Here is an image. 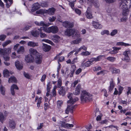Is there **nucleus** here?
Here are the masks:
<instances>
[{
	"instance_id": "obj_1",
	"label": "nucleus",
	"mask_w": 131,
	"mask_h": 131,
	"mask_svg": "<svg viewBox=\"0 0 131 131\" xmlns=\"http://www.w3.org/2000/svg\"><path fill=\"white\" fill-rule=\"evenodd\" d=\"M35 23L38 26H43L42 28L43 30L48 33L51 32L53 34H54L57 33L59 31L58 27L56 26H52L48 28H45L44 26L47 27L49 25L45 23L43 21H41L40 22L36 21L35 22Z\"/></svg>"
},
{
	"instance_id": "obj_2",
	"label": "nucleus",
	"mask_w": 131,
	"mask_h": 131,
	"mask_svg": "<svg viewBox=\"0 0 131 131\" xmlns=\"http://www.w3.org/2000/svg\"><path fill=\"white\" fill-rule=\"evenodd\" d=\"M120 8L122 9L123 15H126L129 13V9L131 6V0H125L122 1L119 3Z\"/></svg>"
},
{
	"instance_id": "obj_3",
	"label": "nucleus",
	"mask_w": 131,
	"mask_h": 131,
	"mask_svg": "<svg viewBox=\"0 0 131 131\" xmlns=\"http://www.w3.org/2000/svg\"><path fill=\"white\" fill-rule=\"evenodd\" d=\"M92 95L85 90L83 91L81 93L80 100L82 103H85L92 99Z\"/></svg>"
},
{
	"instance_id": "obj_4",
	"label": "nucleus",
	"mask_w": 131,
	"mask_h": 131,
	"mask_svg": "<svg viewBox=\"0 0 131 131\" xmlns=\"http://www.w3.org/2000/svg\"><path fill=\"white\" fill-rule=\"evenodd\" d=\"M64 34L65 35L70 37L73 35L75 36L77 38H79L80 36V34L79 31L74 29H67L65 31Z\"/></svg>"
},
{
	"instance_id": "obj_5",
	"label": "nucleus",
	"mask_w": 131,
	"mask_h": 131,
	"mask_svg": "<svg viewBox=\"0 0 131 131\" xmlns=\"http://www.w3.org/2000/svg\"><path fill=\"white\" fill-rule=\"evenodd\" d=\"M73 94L71 93H69L68 94L67 96L69 99V100L67 101L68 103H70L72 104H74L77 101H78L79 99L78 97H76L73 99L72 97Z\"/></svg>"
},
{
	"instance_id": "obj_6",
	"label": "nucleus",
	"mask_w": 131,
	"mask_h": 131,
	"mask_svg": "<svg viewBox=\"0 0 131 131\" xmlns=\"http://www.w3.org/2000/svg\"><path fill=\"white\" fill-rule=\"evenodd\" d=\"M76 106L77 105H68L65 111L66 113L68 114L69 112L72 113H73V109L75 108Z\"/></svg>"
},
{
	"instance_id": "obj_7",
	"label": "nucleus",
	"mask_w": 131,
	"mask_h": 131,
	"mask_svg": "<svg viewBox=\"0 0 131 131\" xmlns=\"http://www.w3.org/2000/svg\"><path fill=\"white\" fill-rule=\"evenodd\" d=\"M29 51L30 54V55L31 56L34 57H35L40 54L36 49H34L33 48H30L29 50Z\"/></svg>"
},
{
	"instance_id": "obj_8",
	"label": "nucleus",
	"mask_w": 131,
	"mask_h": 131,
	"mask_svg": "<svg viewBox=\"0 0 131 131\" xmlns=\"http://www.w3.org/2000/svg\"><path fill=\"white\" fill-rule=\"evenodd\" d=\"M11 52V49L8 48L6 49H0V55H4L8 54Z\"/></svg>"
},
{
	"instance_id": "obj_9",
	"label": "nucleus",
	"mask_w": 131,
	"mask_h": 131,
	"mask_svg": "<svg viewBox=\"0 0 131 131\" xmlns=\"http://www.w3.org/2000/svg\"><path fill=\"white\" fill-rule=\"evenodd\" d=\"M63 25L66 28H72L73 26V23L66 21L63 23Z\"/></svg>"
},
{
	"instance_id": "obj_10",
	"label": "nucleus",
	"mask_w": 131,
	"mask_h": 131,
	"mask_svg": "<svg viewBox=\"0 0 131 131\" xmlns=\"http://www.w3.org/2000/svg\"><path fill=\"white\" fill-rule=\"evenodd\" d=\"M40 4L38 3L37 2L33 4V6L32 7L31 11L32 12H34L36 10L40 9Z\"/></svg>"
},
{
	"instance_id": "obj_11",
	"label": "nucleus",
	"mask_w": 131,
	"mask_h": 131,
	"mask_svg": "<svg viewBox=\"0 0 131 131\" xmlns=\"http://www.w3.org/2000/svg\"><path fill=\"white\" fill-rule=\"evenodd\" d=\"M34 57L30 55H28L25 56V61L27 63L33 62Z\"/></svg>"
},
{
	"instance_id": "obj_12",
	"label": "nucleus",
	"mask_w": 131,
	"mask_h": 131,
	"mask_svg": "<svg viewBox=\"0 0 131 131\" xmlns=\"http://www.w3.org/2000/svg\"><path fill=\"white\" fill-rule=\"evenodd\" d=\"M56 9L53 8H50L48 10H46V14L50 15H53L54 14Z\"/></svg>"
},
{
	"instance_id": "obj_13",
	"label": "nucleus",
	"mask_w": 131,
	"mask_h": 131,
	"mask_svg": "<svg viewBox=\"0 0 131 131\" xmlns=\"http://www.w3.org/2000/svg\"><path fill=\"white\" fill-rule=\"evenodd\" d=\"M81 88V85L79 84L76 87L75 91L73 92V94L76 95H79L80 93V89Z\"/></svg>"
},
{
	"instance_id": "obj_14",
	"label": "nucleus",
	"mask_w": 131,
	"mask_h": 131,
	"mask_svg": "<svg viewBox=\"0 0 131 131\" xmlns=\"http://www.w3.org/2000/svg\"><path fill=\"white\" fill-rule=\"evenodd\" d=\"M18 88L16 85L15 84H13L11 86L10 88V92L14 96L15 95L14 89L18 90Z\"/></svg>"
},
{
	"instance_id": "obj_15",
	"label": "nucleus",
	"mask_w": 131,
	"mask_h": 131,
	"mask_svg": "<svg viewBox=\"0 0 131 131\" xmlns=\"http://www.w3.org/2000/svg\"><path fill=\"white\" fill-rule=\"evenodd\" d=\"M42 57L40 54L35 57V61L36 63L40 64L42 62Z\"/></svg>"
},
{
	"instance_id": "obj_16",
	"label": "nucleus",
	"mask_w": 131,
	"mask_h": 131,
	"mask_svg": "<svg viewBox=\"0 0 131 131\" xmlns=\"http://www.w3.org/2000/svg\"><path fill=\"white\" fill-rule=\"evenodd\" d=\"M86 15L87 18L91 19L92 18L93 16L91 12V9L88 7L86 13Z\"/></svg>"
},
{
	"instance_id": "obj_17",
	"label": "nucleus",
	"mask_w": 131,
	"mask_h": 131,
	"mask_svg": "<svg viewBox=\"0 0 131 131\" xmlns=\"http://www.w3.org/2000/svg\"><path fill=\"white\" fill-rule=\"evenodd\" d=\"M66 93L65 88L63 86L61 87L59 90V94L63 96L65 95Z\"/></svg>"
},
{
	"instance_id": "obj_18",
	"label": "nucleus",
	"mask_w": 131,
	"mask_h": 131,
	"mask_svg": "<svg viewBox=\"0 0 131 131\" xmlns=\"http://www.w3.org/2000/svg\"><path fill=\"white\" fill-rule=\"evenodd\" d=\"M113 50L109 52V53L111 54H115L117 53L118 50L121 49V48L114 47H113Z\"/></svg>"
},
{
	"instance_id": "obj_19",
	"label": "nucleus",
	"mask_w": 131,
	"mask_h": 131,
	"mask_svg": "<svg viewBox=\"0 0 131 131\" xmlns=\"http://www.w3.org/2000/svg\"><path fill=\"white\" fill-rule=\"evenodd\" d=\"M75 36L77 39L71 42V43L72 44H79L81 41L82 38L80 37L79 38Z\"/></svg>"
},
{
	"instance_id": "obj_20",
	"label": "nucleus",
	"mask_w": 131,
	"mask_h": 131,
	"mask_svg": "<svg viewBox=\"0 0 131 131\" xmlns=\"http://www.w3.org/2000/svg\"><path fill=\"white\" fill-rule=\"evenodd\" d=\"M15 65L17 68L19 70L22 69L23 67V64L18 61L15 62Z\"/></svg>"
},
{
	"instance_id": "obj_21",
	"label": "nucleus",
	"mask_w": 131,
	"mask_h": 131,
	"mask_svg": "<svg viewBox=\"0 0 131 131\" xmlns=\"http://www.w3.org/2000/svg\"><path fill=\"white\" fill-rule=\"evenodd\" d=\"M42 28L43 27H41L40 28L38 29V30L39 31L40 37L42 38H45L47 37V35L42 32V30H43Z\"/></svg>"
},
{
	"instance_id": "obj_22",
	"label": "nucleus",
	"mask_w": 131,
	"mask_h": 131,
	"mask_svg": "<svg viewBox=\"0 0 131 131\" xmlns=\"http://www.w3.org/2000/svg\"><path fill=\"white\" fill-rule=\"evenodd\" d=\"M109 69L113 73H115L116 74L119 73L120 72L119 70L115 68L110 67Z\"/></svg>"
},
{
	"instance_id": "obj_23",
	"label": "nucleus",
	"mask_w": 131,
	"mask_h": 131,
	"mask_svg": "<svg viewBox=\"0 0 131 131\" xmlns=\"http://www.w3.org/2000/svg\"><path fill=\"white\" fill-rule=\"evenodd\" d=\"M42 47L43 51L46 52L49 51L51 49L50 46L44 43L43 44Z\"/></svg>"
},
{
	"instance_id": "obj_24",
	"label": "nucleus",
	"mask_w": 131,
	"mask_h": 131,
	"mask_svg": "<svg viewBox=\"0 0 131 131\" xmlns=\"http://www.w3.org/2000/svg\"><path fill=\"white\" fill-rule=\"evenodd\" d=\"M9 126L12 129H14L15 127L16 124L13 120H10L9 122Z\"/></svg>"
},
{
	"instance_id": "obj_25",
	"label": "nucleus",
	"mask_w": 131,
	"mask_h": 131,
	"mask_svg": "<svg viewBox=\"0 0 131 131\" xmlns=\"http://www.w3.org/2000/svg\"><path fill=\"white\" fill-rule=\"evenodd\" d=\"M93 26L95 28L97 29H100L102 27V25L98 23H94Z\"/></svg>"
},
{
	"instance_id": "obj_26",
	"label": "nucleus",
	"mask_w": 131,
	"mask_h": 131,
	"mask_svg": "<svg viewBox=\"0 0 131 131\" xmlns=\"http://www.w3.org/2000/svg\"><path fill=\"white\" fill-rule=\"evenodd\" d=\"M8 82L9 83H15L17 82V80L14 76H12L9 78Z\"/></svg>"
},
{
	"instance_id": "obj_27",
	"label": "nucleus",
	"mask_w": 131,
	"mask_h": 131,
	"mask_svg": "<svg viewBox=\"0 0 131 131\" xmlns=\"http://www.w3.org/2000/svg\"><path fill=\"white\" fill-rule=\"evenodd\" d=\"M27 44L28 46L32 47H34L38 46V43L32 41L29 42Z\"/></svg>"
},
{
	"instance_id": "obj_28",
	"label": "nucleus",
	"mask_w": 131,
	"mask_h": 131,
	"mask_svg": "<svg viewBox=\"0 0 131 131\" xmlns=\"http://www.w3.org/2000/svg\"><path fill=\"white\" fill-rule=\"evenodd\" d=\"M53 37V40L54 42H58L60 39V37L57 35H54Z\"/></svg>"
},
{
	"instance_id": "obj_29",
	"label": "nucleus",
	"mask_w": 131,
	"mask_h": 131,
	"mask_svg": "<svg viewBox=\"0 0 131 131\" xmlns=\"http://www.w3.org/2000/svg\"><path fill=\"white\" fill-rule=\"evenodd\" d=\"M46 9H40L36 12V13L38 14H43L46 13Z\"/></svg>"
},
{
	"instance_id": "obj_30",
	"label": "nucleus",
	"mask_w": 131,
	"mask_h": 131,
	"mask_svg": "<svg viewBox=\"0 0 131 131\" xmlns=\"http://www.w3.org/2000/svg\"><path fill=\"white\" fill-rule=\"evenodd\" d=\"M9 73L8 70L5 69L4 70L3 74L4 77L6 78L8 77L9 76Z\"/></svg>"
},
{
	"instance_id": "obj_31",
	"label": "nucleus",
	"mask_w": 131,
	"mask_h": 131,
	"mask_svg": "<svg viewBox=\"0 0 131 131\" xmlns=\"http://www.w3.org/2000/svg\"><path fill=\"white\" fill-rule=\"evenodd\" d=\"M92 2L93 3L94 6L96 8H98L99 5L98 3L97 0H91Z\"/></svg>"
},
{
	"instance_id": "obj_32",
	"label": "nucleus",
	"mask_w": 131,
	"mask_h": 131,
	"mask_svg": "<svg viewBox=\"0 0 131 131\" xmlns=\"http://www.w3.org/2000/svg\"><path fill=\"white\" fill-rule=\"evenodd\" d=\"M114 85L113 81V79H111V81L110 82V86L109 87V90L111 91L114 88Z\"/></svg>"
},
{
	"instance_id": "obj_33",
	"label": "nucleus",
	"mask_w": 131,
	"mask_h": 131,
	"mask_svg": "<svg viewBox=\"0 0 131 131\" xmlns=\"http://www.w3.org/2000/svg\"><path fill=\"white\" fill-rule=\"evenodd\" d=\"M116 45L117 46H130V45L123 42H117L116 43Z\"/></svg>"
},
{
	"instance_id": "obj_34",
	"label": "nucleus",
	"mask_w": 131,
	"mask_h": 131,
	"mask_svg": "<svg viewBox=\"0 0 131 131\" xmlns=\"http://www.w3.org/2000/svg\"><path fill=\"white\" fill-rule=\"evenodd\" d=\"M24 51V48L23 47L21 46L17 50V52L19 54L22 53Z\"/></svg>"
},
{
	"instance_id": "obj_35",
	"label": "nucleus",
	"mask_w": 131,
	"mask_h": 131,
	"mask_svg": "<svg viewBox=\"0 0 131 131\" xmlns=\"http://www.w3.org/2000/svg\"><path fill=\"white\" fill-rule=\"evenodd\" d=\"M0 90L1 94L3 95H4L5 91V87L2 85L1 86H0Z\"/></svg>"
},
{
	"instance_id": "obj_36",
	"label": "nucleus",
	"mask_w": 131,
	"mask_h": 131,
	"mask_svg": "<svg viewBox=\"0 0 131 131\" xmlns=\"http://www.w3.org/2000/svg\"><path fill=\"white\" fill-rule=\"evenodd\" d=\"M31 34L35 37H38L39 35V32L37 31L34 30L31 32Z\"/></svg>"
},
{
	"instance_id": "obj_37",
	"label": "nucleus",
	"mask_w": 131,
	"mask_h": 131,
	"mask_svg": "<svg viewBox=\"0 0 131 131\" xmlns=\"http://www.w3.org/2000/svg\"><path fill=\"white\" fill-rule=\"evenodd\" d=\"M5 118L3 116V113L0 112V121L1 122L3 123Z\"/></svg>"
},
{
	"instance_id": "obj_38",
	"label": "nucleus",
	"mask_w": 131,
	"mask_h": 131,
	"mask_svg": "<svg viewBox=\"0 0 131 131\" xmlns=\"http://www.w3.org/2000/svg\"><path fill=\"white\" fill-rule=\"evenodd\" d=\"M40 5L43 7H46L48 6V4L47 2H43L41 3Z\"/></svg>"
},
{
	"instance_id": "obj_39",
	"label": "nucleus",
	"mask_w": 131,
	"mask_h": 131,
	"mask_svg": "<svg viewBox=\"0 0 131 131\" xmlns=\"http://www.w3.org/2000/svg\"><path fill=\"white\" fill-rule=\"evenodd\" d=\"M116 58L113 57H108L106 58V59L112 62H113L116 60Z\"/></svg>"
},
{
	"instance_id": "obj_40",
	"label": "nucleus",
	"mask_w": 131,
	"mask_h": 131,
	"mask_svg": "<svg viewBox=\"0 0 131 131\" xmlns=\"http://www.w3.org/2000/svg\"><path fill=\"white\" fill-rule=\"evenodd\" d=\"M105 34H106L107 35H110L109 31L107 30H102L101 32V34L102 35H103Z\"/></svg>"
},
{
	"instance_id": "obj_41",
	"label": "nucleus",
	"mask_w": 131,
	"mask_h": 131,
	"mask_svg": "<svg viewBox=\"0 0 131 131\" xmlns=\"http://www.w3.org/2000/svg\"><path fill=\"white\" fill-rule=\"evenodd\" d=\"M127 15H123L124 16L121 19V21L122 22H126L127 19Z\"/></svg>"
},
{
	"instance_id": "obj_42",
	"label": "nucleus",
	"mask_w": 131,
	"mask_h": 131,
	"mask_svg": "<svg viewBox=\"0 0 131 131\" xmlns=\"http://www.w3.org/2000/svg\"><path fill=\"white\" fill-rule=\"evenodd\" d=\"M130 51L129 50L125 51L123 53V55L124 57H127L128 56V54H130Z\"/></svg>"
},
{
	"instance_id": "obj_43",
	"label": "nucleus",
	"mask_w": 131,
	"mask_h": 131,
	"mask_svg": "<svg viewBox=\"0 0 131 131\" xmlns=\"http://www.w3.org/2000/svg\"><path fill=\"white\" fill-rule=\"evenodd\" d=\"M62 85V80L61 79H59L58 81V84H57V88H60Z\"/></svg>"
},
{
	"instance_id": "obj_44",
	"label": "nucleus",
	"mask_w": 131,
	"mask_h": 131,
	"mask_svg": "<svg viewBox=\"0 0 131 131\" xmlns=\"http://www.w3.org/2000/svg\"><path fill=\"white\" fill-rule=\"evenodd\" d=\"M118 32V31L117 30L115 29L113 30L111 32L110 35L112 36H114Z\"/></svg>"
},
{
	"instance_id": "obj_45",
	"label": "nucleus",
	"mask_w": 131,
	"mask_h": 131,
	"mask_svg": "<svg viewBox=\"0 0 131 131\" xmlns=\"http://www.w3.org/2000/svg\"><path fill=\"white\" fill-rule=\"evenodd\" d=\"M73 10H74L75 13L79 15H80L81 14V11L79 9L77 8H75Z\"/></svg>"
},
{
	"instance_id": "obj_46",
	"label": "nucleus",
	"mask_w": 131,
	"mask_h": 131,
	"mask_svg": "<svg viewBox=\"0 0 131 131\" xmlns=\"http://www.w3.org/2000/svg\"><path fill=\"white\" fill-rule=\"evenodd\" d=\"M107 71L105 70H104L101 71L97 72V74L99 75L100 74H105L107 73Z\"/></svg>"
},
{
	"instance_id": "obj_47",
	"label": "nucleus",
	"mask_w": 131,
	"mask_h": 131,
	"mask_svg": "<svg viewBox=\"0 0 131 131\" xmlns=\"http://www.w3.org/2000/svg\"><path fill=\"white\" fill-rule=\"evenodd\" d=\"M101 69V67L99 66L97 67H95L93 68V70L95 71H99Z\"/></svg>"
},
{
	"instance_id": "obj_48",
	"label": "nucleus",
	"mask_w": 131,
	"mask_h": 131,
	"mask_svg": "<svg viewBox=\"0 0 131 131\" xmlns=\"http://www.w3.org/2000/svg\"><path fill=\"white\" fill-rule=\"evenodd\" d=\"M80 82V81L78 80L75 81L74 82L71 84L72 86L73 87H75V85Z\"/></svg>"
},
{
	"instance_id": "obj_49",
	"label": "nucleus",
	"mask_w": 131,
	"mask_h": 131,
	"mask_svg": "<svg viewBox=\"0 0 131 131\" xmlns=\"http://www.w3.org/2000/svg\"><path fill=\"white\" fill-rule=\"evenodd\" d=\"M11 41L10 40L4 42L2 44L3 46V47H5L8 44L11 43Z\"/></svg>"
},
{
	"instance_id": "obj_50",
	"label": "nucleus",
	"mask_w": 131,
	"mask_h": 131,
	"mask_svg": "<svg viewBox=\"0 0 131 131\" xmlns=\"http://www.w3.org/2000/svg\"><path fill=\"white\" fill-rule=\"evenodd\" d=\"M63 102L61 101H58L57 102V105L60 108L62 105Z\"/></svg>"
},
{
	"instance_id": "obj_51",
	"label": "nucleus",
	"mask_w": 131,
	"mask_h": 131,
	"mask_svg": "<svg viewBox=\"0 0 131 131\" xmlns=\"http://www.w3.org/2000/svg\"><path fill=\"white\" fill-rule=\"evenodd\" d=\"M91 64L90 62L89 61H86L84 63V65L86 67H88Z\"/></svg>"
},
{
	"instance_id": "obj_52",
	"label": "nucleus",
	"mask_w": 131,
	"mask_h": 131,
	"mask_svg": "<svg viewBox=\"0 0 131 131\" xmlns=\"http://www.w3.org/2000/svg\"><path fill=\"white\" fill-rule=\"evenodd\" d=\"M56 17H55L52 16L50 17L49 18V19L50 22H53L56 19Z\"/></svg>"
},
{
	"instance_id": "obj_53",
	"label": "nucleus",
	"mask_w": 131,
	"mask_h": 131,
	"mask_svg": "<svg viewBox=\"0 0 131 131\" xmlns=\"http://www.w3.org/2000/svg\"><path fill=\"white\" fill-rule=\"evenodd\" d=\"M130 58L129 56L127 57H124V61H125L126 62H129L130 61Z\"/></svg>"
},
{
	"instance_id": "obj_54",
	"label": "nucleus",
	"mask_w": 131,
	"mask_h": 131,
	"mask_svg": "<svg viewBox=\"0 0 131 131\" xmlns=\"http://www.w3.org/2000/svg\"><path fill=\"white\" fill-rule=\"evenodd\" d=\"M82 70L81 68H79L77 70L75 71V73L76 74L78 75L82 71Z\"/></svg>"
},
{
	"instance_id": "obj_55",
	"label": "nucleus",
	"mask_w": 131,
	"mask_h": 131,
	"mask_svg": "<svg viewBox=\"0 0 131 131\" xmlns=\"http://www.w3.org/2000/svg\"><path fill=\"white\" fill-rule=\"evenodd\" d=\"M123 89V87L120 86L119 87L118 90H119V95H120L122 93Z\"/></svg>"
},
{
	"instance_id": "obj_56",
	"label": "nucleus",
	"mask_w": 131,
	"mask_h": 131,
	"mask_svg": "<svg viewBox=\"0 0 131 131\" xmlns=\"http://www.w3.org/2000/svg\"><path fill=\"white\" fill-rule=\"evenodd\" d=\"M103 56V55H100L98 56L97 58H95L96 62L100 61L101 59Z\"/></svg>"
},
{
	"instance_id": "obj_57",
	"label": "nucleus",
	"mask_w": 131,
	"mask_h": 131,
	"mask_svg": "<svg viewBox=\"0 0 131 131\" xmlns=\"http://www.w3.org/2000/svg\"><path fill=\"white\" fill-rule=\"evenodd\" d=\"M81 54L82 55L87 56L90 55V53L89 52L86 51L82 53Z\"/></svg>"
},
{
	"instance_id": "obj_58",
	"label": "nucleus",
	"mask_w": 131,
	"mask_h": 131,
	"mask_svg": "<svg viewBox=\"0 0 131 131\" xmlns=\"http://www.w3.org/2000/svg\"><path fill=\"white\" fill-rule=\"evenodd\" d=\"M64 59V57L63 56H61L60 57L58 60V62H62L63 61ZM59 63V62H58Z\"/></svg>"
},
{
	"instance_id": "obj_59",
	"label": "nucleus",
	"mask_w": 131,
	"mask_h": 131,
	"mask_svg": "<svg viewBox=\"0 0 131 131\" xmlns=\"http://www.w3.org/2000/svg\"><path fill=\"white\" fill-rule=\"evenodd\" d=\"M50 82H49L47 84V90L48 92H50V87H49Z\"/></svg>"
},
{
	"instance_id": "obj_60",
	"label": "nucleus",
	"mask_w": 131,
	"mask_h": 131,
	"mask_svg": "<svg viewBox=\"0 0 131 131\" xmlns=\"http://www.w3.org/2000/svg\"><path fill=\"white\" fill-rule=\"evenodd\" d=\"M6 37V36L4 35H2L0 36V40H4Z\"/></svg>"
},
{
	"instance_id": "obj_61",
	"label": "nucleus",
	"mask_w": 131,
	"mask_h": 131,
	"mask_svg": "<svg viewBox=\"0 0 131 131\" xmlns=\"http://www.w3.org/2000/svg\"><path fill=\"white\" fill-rule=\"evenodd\" d=\"M102 92H103L104 94V95L106 97H107L108 96V95L106 94L107 92L106 90H105V89H104L102 90Z\"/></svg>"
},
{
	"instance_id": "obj_62",
	"label": "nucleus",
	"mask_w": 131,
	"mask_h": 131,
	"mask_svg": "<svg viewBox=\"0 0 131 131\" xmlns=\"http://www.w3.org/2000/svg\"><path fill=\"white\" fill-rule=\"evenodd\" d=\"M46 75L44 74L41 77V81L42 82H43L44 81L45 79H46Z\"/></svg>"
},
{
	"instance_id": "obj_63",
	"label": "nucleus",
	"mask_w": 131,
	"mask_h": 131,
	"mask_svg": "<svg viewBox=\"0 0 131 131\" xmlns=\"http://www.w3.org/2000/svg\"><path fill=\"white\" fill-rule=\"evenodd\" d=\"M69 4L73 9L74 10L75 9L74 7V4L73 3H70Z\"/></svg>"
},
{
	"instance_id": "obj_64",
	"label": "nucleus",
	"mask_w": 131,
	"mask_h": 131,
	"mask_svg": "<svg viewBox=\"0 0 131 131\" xmlns=\"http://www.w3.org/2000/svg\"><path fill=\"white\" fill-rule=\"evenodd\" d=\"M77 58L76 57L73 60H72V61H71V64H73L74 63H75L77 62Z\"/></svg>"
}]
</instances>
